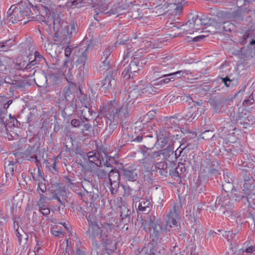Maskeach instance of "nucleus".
Here are the masks:
<instances>
[{"label":"nucleus","mask_w":255,"mask_h":255,"mask_svg":"<svg viewBox=\"0 0 255 255\" xmlns=\"http://www.w3.org/2000/svg\"><path fill=\"white\" fill-rule=\"evenodd\" d=\"M105 117L107 119V126L104 131L106 136H110L117 128V125L124 118L129 116L128 105H117L115 101L105 108Z\"/></svg>","instance_id":"obj_1"},{"label":"nucleus","mask_w":255,"mask_h":255,"mask_svg":"<svg viewBox=\"0 0 255 255\" xmlns=\"http://www.w3.org/2000/svg\"><path fill=\"white\" fill-rule=\"evenodd\" d=\"M53 23V28L55 31V36L57 38L61 39L63 36H65L61 42L67 44L70 42V36L68 26L61 25V18L57 13L52 12L48 17V20L45 22L47 25H51Z\"/></svg>","instance_id":"obj_2"},{"label":"nucleus","mask_w":255,"mask_h":255,"mask_svg":"<svg viewBox=\"0 0 255 255\" xmlns=\"http://www.w3.org/2000/svg\"><path fill=\"white\" fill-rule=\"evenodd\" d=\"M91 47L90 44L82 43L80 46L75 49V63L79 65V69L81 71L87 70L88 68V55Z\"/></svg>","instance_id":"obj_3"},{"label":"nucleus","mask_w":255,"mask_h":255,"mask_svg":"<svg viewBox=\"0 0 255 255\" xmlns=\"http://www.w3.org/2000/svg\"><path fill=\"white\" fill-rule=\"evenodd\" d=\"M89 226L92 229L93 234L94 235H98L99 234H110L113 231L114 225L112 224L104 223L102 225L103 229L99 226L96 222L94 218H91L90 217L87 218Z\"/></svg>","instance_id":"obj_4"},{"label":"nucleus","mask_w":255,"mask_h":255,"mask_svg":"<svg viewBox=\"0 0 255 255\" xmlns=\"http://www.w3.org/2000/svg\"><path fill=\"white\" fill-rule=\"evenodd\" d=\"M159 151H149L143 153L144 158L140 160V163L147 171L153 170V160L160 156Z\"/></svg>","instance_id":"obj_5"},{"label":"nucleus","mask_w":255,"mask_h":255,"mask_svg":"<svg viewBox=\"0 0 255 255\" xmlns=\"http://www.w3.org/2000/svg\"><path fill=\"white\" fill-rule=\"evenodd\" d=\"M180 206L174 204L173 209L167 214L166 218L165 227L166 229L169 227H177L179 220Z\"/></svg>","instance_id":"obj_6"},{"label":"nucleus","mask_w":255,"mask_h":255,"mask_svg":"<svg viewBox=\"0 0 255 255\" xmlns=\"http://www.w3.org/2000/svg\"><path fill=\"white\" fill-rule=\"evenodd\" d=\"M66 80L68 84L64 88L62 91L64 97L61 99L62 102H65L74 99L75 92L77 91V87L76 84L73 82L72 79L69 80L68 78H66Z\"/></svg>","instance_id":"obj_7"},{"label":"nucleus","mask_w":255,"mask_h":255,"mask_svg":"<svg viewBox=\"0 0 255 255\" xmlns=\"http://www.w3.org/2000/svg\"><path fill=\"white\" fill-rule=\"evenodd\" d=\"M202 19L196 15L186 22L183 26V30L186 34H193L195 31L200 29V26L202 24Z\"/></svg>","instance_id":"obj_8"},{"label":"nucleus","mask_w":255,"mask_h":255,"mask_svg":"<svg viewBox=\"0 0 255 255\" xmlns=\"http://www.w3.org/2000/svg\"><path fill=\"white\" fill-rule=\"evenodd\" d=\"M108 178L111 183L110 191L112 194L117 193L119 187L120 175L117 169L111 170L109 173Z\"/></svg>","instance_id":"obj_9"},{"label":"nucleus","mask_w":255,"mask_h":255,"mask_svg":"<svg viewBox=\"0 0 255 255\" xmlns=\"http://www.w3.org/2000/svg\"><path fill=\"white\" fill-rule=\"evenodd\" d=\"M234 204V199L228 194L218 197L215 203L216 206L221 205V207L226 209L227 211L232 209Z\"/></svg>","instance_id":"obj_10"},{"label":"nucleus","mask_w":255,"mask_h":255,"mask_svg":"<svg viewBox=\"0 0 255 255\" xmlns=\"http://www.w3.org/2000/svg\"><path fill=\"white\" fill-rule=\"evenodd\" d=\"M161 221L154 217L153 219L150 218L149 221V225L153 229V233L151 234L152 237L156 239L159 238L164 230L161 227Z\"/></svg>","instance_id":"obj_11"},{"label":"nucleus","mask_w":255,"mask_h":255,"mask_svg":"<svg viewBox=\"0 0 255 255\" xmlns=\"http://www.w3.org/2000/svg\"><path fill=\"white\" fill-rule=\"evenodd\" d=\"M102 244L107 251H114L116 249V244L113 241V236L111 234L101 235Z\"/></svg>","instance_id":"obj_12"},{"label":"nucleus","mask_w":255,"mask_h":255,"mask_svg":"<svg viewBox=\"0 0 255 255\" xmlns=\"http://www.w3.org/2000/svg\"><path fill=\"white\" fill-rule=\"evenodd\" d=\"M199 105L200 103L198 102H194L193 106L189 109L188 112L185 116V119L186 121L191 122L198 118L200 114L198 112L199 108L197 107V106Z\"/></svg>","instance_id":"obj_13"},{"label":"nucleus","mask_w":255,"mask_h":255,"mask_svg":"<svg viewBox=\"0 0 255 255\" xmlns=\"http://www.w3.org/2000/svg\"><path fill=\"white\" fill-rule=\"evenodd\" d=\"M16 159L15 160H10L9 159H6L4 163V169L5 176L6 178L10 177L12 176L15 168V165L17 163Z\"/></svg>","instance_id":"obj_14"},{"label":"nucleus","mask_w":255,"mask_h":255,"mask_svg":"<svg viewBox=\"0 0 255 255\" xmlns=\"http://www.w3.org/2000/svg\"><path fill=\"white\" fill-rule=\"evenodd\" d=\"M121 221L123 224L126 225L130 221L131 211L126 205L120 207Z\"/></svg>","instance_id":"obj_15"},{"label":"nucleus","mask_w":255,"mask_h":255,"mask_svg":"<svg viewBox=\"0 0 255 255\" xmlns=\"http://www.w3.org/2000/svg\"><path fill=\"white\" fill-rule=\"evenodd\" d=\"M223 16L225 19L233 20V19H243V12L241 10H238L232 12H224L220 13L219 15Z\"/></svg>","instance_id":"obj_16"},{"label":"nucleus","mask_w":255,"mask_h":255,"mask_svg":"<svg viewBox=\"0 0 255 255\" xmlns=\"http://www.w3.org/2000/svg\"><path fill=\"white\" fill-rule=\"evenodd\" d=\"M87 159L90 163L99 166L101 164L99 153L97 151L89 152L87 155ZM87 158L85 157V160Z\"/></svg>","instance_id":"obj_17"},{"label":"nucleus","mask_w":255,"mask_h":255,"mask_svg":"<svg viewBox=\"0 0 255 255\" xmlns=\"http://www.w3.org/2000/svg\"><path fill=\"white\" fill-rule=\"evenodd\" d=\"M12 103V100L8 99L5 96H0V118L2 120L4 118L5 115L4 112L2 111V107L4 110L8 108L9 105Z\"/></svg>","instance_id":"obj_18"},{"label":"nucleus","mask_w":255,"mask_h":255,"mask_svg":"<svg viewBox=\"0 0 255 255\" xmlns=\"http://www.w3.org/2000/svg\"><path fill=\"white\" fill-rule=\"evenodd\" d=\"M102 86L104 88L109 89L114 88L116 85V81L112 74H108L105 78L101 82Z\"/></svg>","instance_id":"obj_19"},{"label":"nucleus","mask_w":255,"mask_h":255,"mask_svg":"<svg viewBox=\"0 0 255 255\" xmlns=\"http://www.w3.org/2000/svg\"><path fill=\"white\" fill-rule=\"evenodd\" d=\"M123 174L126 179L129 181L136 180L137 174L135 169L124 168L123 170Z\"/></svg>","instance_id":"obj_20"},{"label":"nucleus","mask_w":255,"mask_h":255,"mask_svg":"<svg viewBox=\"0 0 255 255\" xmlns=\"http://www.w3.org/2000/svg\"><path fill=\"white\" fill-rule=\"evenodd\" d=\"M230 22L229 21H221L218 22L215 20H213L212 22H211V24H212L213 26V28L217 31V30H220L221 28H223L225 31H228L231 30V27H227L225 26V24H228V26L230 25Z\"/></svg>","instance_id":"obj_21"},{"label":"nucleus","mask_w":255,"mask_h":255,"mask_svg":"<svg viewBox=\"0 0 255 255\" xmlns=\"http://www.w3.org/2000/svg\"><path fill=\"white\" fill-rule=\"evenodd\" d=\"M149 117L146 115L140 118V119L135 123V128L138 130H142L147 128Z\"/></svg>","instance_id":"obj_22"},{"label":"nucleus","mask_w":255,"mask_h":255,"mask_svg":"<svg viewBox=\"0 0 255 255\" xmlns=\"http://www.w3.org/2000/svg\"><path fill=\"white\" fill-rule=\"evenodd\" d=\"M151 207L149 200L146 199H141L139 200L138 209L141 212H148Z\"/></svg>","instance_id":"obj_23"},{"label":"nucleus","mask_w":255,"mask_h":255,"mask_svg":"<svg viewBox=\"0 0 255 255\" xmlns=\"http://www.w3.org/2000/svg\"><path fill=\"white\" fill-rule=\"evenodd\" d=\"M159 151L166 159L172 160L174 157V148L172 145H169L165 148Z\"/></svg>","instance_id":"obj_24"},{"label":"nucleus","mask_w":255,"mask_h":255,"mask_svg":"<svg viewBox=\"0 0 255 255\" xmlns=\"http://www.w3.org/2000/svg\"><path fill=\"white\" fill-rule=\"evenodd\" d=\"M81 114L84 119L86 121H89L93 119V117L96 116V113L93 111L91 110L87 107H85L83 110H81Z\"/></svg>","instance_id":"obj_25"},{"label":"nucleus","mask_w":255,"mask_h":255,"mask_svg":"<svg viewBox=\"0 0 255 255\" xmlns=\"http://www.w3.org/2000/svg\"><path fill=\"white\" fill-rule=\"evenodd\" d=\"M35 152L36 150L34 147H29L25 151V159L31 161L37 160V155Z\"/></svg>","instance_id":"obj_26"},{"label":"nucleus","mask_w":255,"mask_h":255,"mask_svg":"<svg viewBox=\"0 0 255 255\" xmlns=\"http://www.w3.org/2000/svg\"><path fill=\"white\" fill-rule=\"evenodd\" d=\"M156 89L152 85H148L143 89H140L141 97L143 98H146L150 95L156 92Z\"/></svg>","instance_id":"obj_27"},{"label":"nucleus","mask_w":255,"mask_h":255,"mask_svg":"<svg viewBox=\"0 0 255 255\" xmlns=\"http://www.w3.org/2000/svg\"><path fill=\"white\" fill-rule=\"evenodd\" d=\"M165 124L172 128H179V121L175 117H170L165 121Z\"/></svg>","instance_id":"obj_28"},{"label":"nucleus","mask_w":255,"mask_h":255,"mask_svg":"<svg viewBox=\"0 0 255 255\" xmlns=\"http://www.w3.org/2000/svg\"><path fill=\"white\" fill-rule=\"evenodd\" d=\"M139 96H141V94H140V89L139 88L136 87L135 88L131 90L128 94V99H129V102L135 100Z\"/></svg>","instance_id":"obj_29"},{"label":"nucleus","mask_w":255,"mask_h":255,"mask_svg":"<svg viewBox=\"0 0 255 255\" xmlns=\"http://www.w3.org/2000/svg\"><path fill=\"white\" fill-rule=\"evenodd\" d=\"M138 64V63H137L136 61H131L129 65L127 67V71L130 70V72H131L132 75H133V77L139 70Z\"/></svg>","instance_id":"obj_30"},{"label":"nucleus","mask_w":255,"mask_h":255,"mask_svg":"<svg viewBox=\"0 0 255 255\" xmlns=\"http://www.w3.org/2000/svg\"><path fill=\"white\" fill-rule=\"evenodd\" d=\"M24 15V13L18 8L17 6H16V9L14 11L13 13V18L11 19V21L12 23L16 22L17 21H20V18L23 17Z\"/></svg>","instance_id":"obj_31"},{"label":"nucleus","mask_w":255,"mask_h":255,"mask_svg":"<svg viewBox=\"0 0 255 255\" xmlns=\"http://www.w3.org/2000/svg\"><path fill=\"white\" fill-rule=\"evenodd\" d=\"M255 183L253 177L250 178L249 176H246L244 179V189L248 190L249 187H255Z\"/></svg>","instance_id":"obj_32"},{"label":"nucleus","mask_w":255,"mask_h":255,"mask_svg":"<svg viewBox=\"0 0 255 255\" xmlns=\"http://www.w3.org/2000/svg\"><path fill=\"white\" fill-rule=\"evenodd\" d=\"M85 191L87 192V196L89 197L90 199L92 201H95L99 199V191L97 189H93L91 191H88L85 189Z\"/></svg>","instance_id":"obj_33"},{"label":"nucleus","mask_w":255,"mask_h":255,"mask_svg":"<svg viewBox=\"0 0 255 255\" xmlns=\"http://www.w3.org/2000/svg\"><path fill=\"white\" fill-rule=\"evenodd\" d=\"M24 88V84L23 82L19 81L17 83H14V84L11 85L9 89V92L11 93H13V92L16 89H20L23 91Z\"/></svg>","instance_id":"obj_34"},{"label":"nucleus","mask_w":255,"mask_h":255,"mask_svg":"<svg viewBox=\"0 0 255 255\" xmlns=\"http://www.w3.org/2000/svg\"><path fill=\"white\" fill-rule=\"evenodd\" d=\"M52 197L51 198V199H56L58 202H59V204L60 205H62L63 204V200L62 199V198H60L59 194H64L65 191L61 190H58L55 191L54 193H52Z\"/></svg>","instance_id":"obj_35"},{"label":"nucleus","mask_w":255,"mask_h":255,"mask_svg":"<svg viewBox=\"0 0 255 255\" xmlns=\"http://www.w3.org/2000/svg\"><path fill=\"white\" fill-rule=\"evenodd\" d=\"M14 44L11 42V40H5L0 42V48L3 49L2 51H7Z\"/></svg>","instance_id":"obj_36"},{"label":"nucleus","mask_w":255,"mask_h":255,"mask_svg":"<svg viewBox=\"0 0 255 255\" xmlns=\"http://www.w3.org/2000/svg\"><path fill=\"white\" fill-rule=\"evenodd\" d=\"M95 174L99 179H104L107 178V172L104 169L98 168L96 170Z\"/></svg>","instance_id":"obj_37"},{"label":"nucleus","mask_w":255,"mask_h":255,"mask_svg":"<svg viewBox=\"0 0 255 255\" xmlns=\"http://www.w3.org/2000/svg\"><path fill=\"white\" fill-rule=\"evenodd\" d=\"M164 250L161 247H155L150 250V255H164Z\"/></svg>","instance_id":"obj_38"},{"label":"nucleus","mask_w":255,"mask_h":255,"mask_svg":"<svg viewBox=\"0 0 255 255\" xmlns=\"http://www.w3.org/2000/svg\"><path fill=\"white\" fill-rule=\"evenodd\" d=\"M37 188L36 189L37 192L40 195V193L43 194L46 191V187L45 185V182L40 181L38 182Z\"/></svg>","instance_id":"obj_39"},{"label":"nucleus","mask_w":255,"mask_h":255,"mask_svg":"<svg viewBox=\"0 0 255 255\" xmlns=\"http://www.w3.org/2000/svg\"><path fill=\"white\" fill-rule=\"evenodd\" d=\"M232 182V179L230 178V180H229L227 183L223 184V188L226 193L229 192L230 191H232L233 190L234 186Z\"/></svg>","instance_id":"obj_40"},{"label":"nucleus","mask_w":255,"mask_h":255,"mask_svg":"<svg viewBox=\"0 0 255 255\" xmlns=\"http://www.w3.org/2000/svg\"><path fill=\"white\" fill-rule=\"evenodd\" d=\"M184 72L183 71H178L176 72L168 74H164L163 76V77H170V79H171V81H173L175 77H177V78L181 77L183 74Z\"/></svg>","instance_id":"obj_41"},{"label":"nucleus","mask_w":255,"mask_h":255,"mask_svg":"<svg viewBox=\"0 0 255 255\" xmlns=\"http://www.w3.org/2000/svg\"><path fill=\"white\" fill-rule=\"evenodd\" d=\"M110 60L109 59H104L102 64L100 66L99 68L100 71L105 72L110 68Z\"/></svg>","instance_id":"obj_42"},{"label":"nucleus","mask_w":255,"mask_h":255,"mask_svg":"<svg viewBox=\"0 0 255 255\" xmlns=\"http://www.w3.org/2000/svg\"><path fill=\"white\" fill-rule=\"evenodd\" d=\"M51 198H47V197L45 196L44 194H42V193H40L39 195V199L37 201V205H42L43 204H47V200H51Z\"/></svg>","instance_id":"obj_43"},{"label":"nucleus","mask_w":255,"mask_h":255,"mask_svg":"<svg viewBox=\"0 0 255 255\" xmlns=\"http://www.w3.org/2000/svg\"><path fill=\"white\" fill-rule=\"evenodd\" d=\"M32 177L34 180L37 182L40 181L45 182V179L43 176V173L39 168L38 169L37 174L36 175H33Z\"/></svg>","instance_id":"obj_44"},{"label":"nucleus","mask_w":255,"mask_h":255,"mask_svg":"<svg viewBox=\"0 0 255 255\" xmlns=\"http://www.w3.org/2000/svg\"><path fill=\"white\" fill-rule=\"evenodd\" d=\"M44 47L45 48L46 51L50 54H52V47L56 46L55 44H52V42H50L48 40H46L44 43Z\"/></svg>","instance_id":"obj_45"},{"label":"nucleus","mask_w":255,"mask_h":255,"mask_svg":"<svg viewBox=\"0 0 255 255\" xmlns=\"http://www.w3.org/2000/svg\"><path fill=\"white\" fill-rule=\"evenodd\" d=\"M204 33L203 35L208 36L209 34H214L216 33V30L214 29L212 25H209L206 27L202 32Z\"/></svg>","instance_id":"obj_46"},{"label":"nucleus","mask_w":255,"mask_h":255,"mask_svg":"<svg viewBox=\"0 0 255 255\" xmlns=\"http://www.w3.org/2000/svg\"><path fill=\"white\" fill-rule=\"evenodd\" d=\"M232 197L234 199V201H240L243 199L245 198L244 195L241 194L238 191L235 190L234 193H232Z\"/></svg>","instance_id":"obj_47"},{"label":"nucleus","mask_w":255,"mask_h":255,"mask_svg":"<svg viewBox=\"0 0 255 255\" xmlns=\"http://www.w3.org/2000/svg\"><path fill=\"white\" fill-rule=\"evenodd\" d=\"M35 241L36 242V246L34 248L35 255H40L39 251L41 250V247L42 245V242L39 241L38 239L35 237Z\"/></svg>","instance_id":"obj_48"},{"label":"nucleus","mask_w":255,"mask_h":255,"mask_svg":"<svg viewBox=\"0 0 255 255\" xmlns=\"http://www.w3.org/2000/svg\"><path fill=\"white\" fill-rule=\"evenodd\" d=\"M186 169L183 163H179L178 166L175 169V172L177 175H179L185 171Z\"/></svg>","instance_id":"obj_49"},{"label":"nucleus","mask_w":255,"mask_h":255,"mask_svg":"<svg viewBox=\"0 0 255 255\" xmlns=\"http://www.w3.org/2000/svg\"><path fill=\"white\" fill-rule=\"evenodd\" d=\"M123 35H119L118 37V40L116 43V44L120 45V44H126L127 41L128 39V36L126 35H124V38L122 37Z\"/></svg>","instance_id":"obj_50"},{"label":"nucleus","mask_w":255,"mask_h":255,"mask_svg":"<svg viewBox=\"0 0 255 255\" xmlns=\"http://www.w3.org/2000/svg\"><path fill=\"white\" fill-rule=\"evenodd\" d=\"M34 57V59L32 60V61L35 64H38L40 62L44 60L39 53L37 51L35 52Z\"/></svg>","instance_id":"obj_51"},{"label":"nucleus","mask_w":255,"mask_h":255,"mask_svg":"<svg viewBox=\"0 0 255 255\" xmlns=\"http://www.w3.org/2000/svg\"><path fill=\"white\" fill-rule=\"evenodd\" d=\"M83 0H74L71 2V6L74 8L81 7L82 6L81 4L83 2Z\"/></svg>","instance_id":"obj_52"},{"label":"nucleus","mask_w":255,"mask_h":255,"mask_svg":"<svg viewBox=\"0 0 255 255\" xmlns=\"http://www.w3.org/2000/svg\"><path fill=\"white\" fill-rule=\"evenodd\" d=\"M202 138L205 139H208L210 137H213V134L212 131L206 130L202 134Z\"/></svg>","instance_id":"obj_53"},{"label":"nucleus","mask_w":255,"mask_h":255,"mask_svg":"<svg viewBox=\"0 0 255 255\" xmlns=\"http://www.w3.org/2000/svg\"><path fill=\"white\" fill-rule=\"evenodd\" d=\"M122 75L123 76L124 78H125V79H129L133 78V75H132L131 72H130V70H128V71H127V67L123 72Z\"/></svg>","instance_id":"obj_54"},{"label":"nucleus","mask_w":255,"mask_h":255,"mask_svg":"<svg viewBox=\"0 0 255 255\" xmlns=\"http://www.w3.org/2000/svg\"><path fill=\"white\" fill-rule=\"evenodd\" d=\"M35 65L36 64L34 63V62L32 60H31L30 62H29L28 64H27V65L24 68V70L29 72L31 70H34L35 68Z\"/></svg>","instance_id":"obj_55"},{"label":"nucleus","mask_w":255,"mask_h":255,"mask_svg":"<svg viewBox=\"0 0 255 255\" xmlns=\"http://www.w3.org/2000/svg\"><path fill=\"white\" fill-rule=\"evenodd\" d=\"M111 54V50L110 48H106L104 52H103V55L102 56V59H109V57Z\"/></svg>","instance_id":"obj_56"},{"label":"nucleus","mask_w":255,"mask_h":255,"mask_svg":"<svg viewBox=\"0 0 255 255\" xmlns=\"http://www.w3.org/2000/svg\"><path fill=\"white\" fill-rule=\"evenodd\" d=\"M255 102V100L253 98V95H251L249 96L248 99L245 100L243 102V105L245 106H249Z\"/></svg>","instance_id":"obj_57"},{"label":"nucleus","mask_w":255,"mask_h":255,"mask_svg":"<svg viewBox=\"0 0 255 255\" xmlns=\"http://www.w3.org/2000/svg\"><path fill=\"white\" fill-rule=\"evenodd\" d=\"M16 6L15 5H12L11 6L10 8L7 12V14L8 16H10V20L13 18V15L14 13V11L16 9Z\"/></svg>","instance_id":"obj_58"},{"label":"nucleus","mask_w":255,"mask_h":255,"mask_svg":"<svg viewBox=\"0 0 255 255\" xmlns=\"http://www.w3.org/2000/svg\"><path fill=\"white\" fill-rule=\"evenodd\" d=\"M99 11L103 12L108 9V4L107 3H99Z\"/></svg>","instance_id":"obj_59"},{"label":"nucleus","mask_w":255,"mask_h":255,"mask_svg":"<svg viewBox=\"0 0 255 255\" xmlns=\"http://www.w3.org/2000/svg\"><path fill=\"white\" fill-rule=\"evenodd\" d=\"M184 149V148H181L180 147L178 148L175 151V152H174V157L175 158H177V157H179L181 155V153L182 152Z\"/></svg>","instance_id":"obj_60"},{"label":"nucleus","mask_w":255,"mask_h":255,"mask_svg":"<svg viewBox=\"0 0 255 255\" xmlns=\"http://www.w3.org/2000/svg\"><path fill=\"white\" fill-rule=\"evenodd\" d=\"M154 167L155 168H158L159 169H163L164 168H166L167 165L164 162H160L154 164Z\"/></svg>","instance_id":"obj_61"},{"label":"nucleus","mask_w":255,"mask_h":255,"mask_svg":"<svg viewBox=\"0 0 255 255\" xmlns=\"http://www.w3.org/2000/svg\"><path fill=\"white\" fill-rule=\"evenodd\" d=\"M18 82V81L16 80L11 79L9 77H6L5 78L3 82V83L9 84L11 85L12 84H14V83H17Z\"/></svg>","instance_id":"obj_62"},{"label":"nucleus","mask_w":255,"mask_h":255,"mask_svg":"<svg viewBox=\"0 0 255 255\" xmlns=\"http://www.w3.org/2000/svg\"><path fill=\"white\" fill-rule=\"evenodd\" d=\"M64 75L65 76V78H68L69 79H72L71 78L72 76V69L71 68H68V71H67V70L66 69L64 71Z\"/></svg>","instance_id":"obj_63"},{"label":"nucleus","mask_w":255,"mask_h":255,"mask_svg":"<svg viewBox=\"0 0 255 255\" xmlns=\"http://www.w3.org/2000/svg\"><path fill=\"white\" fill-rule=\"evenodd\" d=\"M71 123V125L75 128H78L80 126V122L77 119H73Z\"/></svg>","instance_id":"obj_64"}]
</instances>
